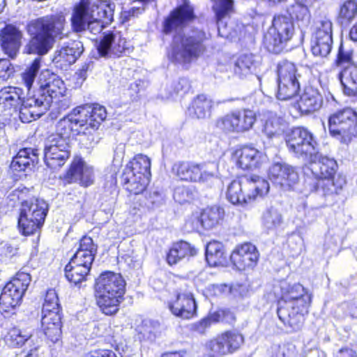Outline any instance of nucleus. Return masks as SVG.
Here are the masks:
<instances>
[{
    "label": "nucleus",
    "instance_id": "f257e3e1",
    "mask_svg": "<svg viewBox=\"0 0 357 357\" xmlns=\"http://www.w3.org/2000/svg\"><path fill=\"white\" fill-rule=\"evenodd\" d=\"M274 294L278 298L280 320L292 330H298L303 322L304 314L308 312L311 295L301 284H291L286 280L274 287Z\"/></svg>",
    "mask_w": 357,
    "mask_h": 357
},
{
    "label": "nucleus",
    "instance_id": "f03ea898",
    "mask_svg": "<svg viewBox=\"0 0 357 357\" xmlns=\"http://www.w3.org/2000/svg\"><path fill=\"white\" fill-rule=\"evenodd\" d=\"M66 17L62 13L48 15L30 21L27 33L31 38L24 47L25 52L46 54L56 40L66 36Z\"/></svg>",
    "mask_w": 357,
    "mask_h": 357
},
{
    "label": "nucleus",
    "instance_id": "7ed1b4c3",
    "mask_svg": "<svg viewBox=\"0 0 357 357\" xmlns=\"http://www.w3.org/2000/svg\"><path fill=\"white\" fill-rule=\"evenodd\" d=\"M40 89L33 96L26 98L20 113L23 123H29L40 117L50 108L54 100L64 96L63 81L49 70L40 75Z\"/></svg>",
    "mask_w": 357,
    "mask_h": 357
},
{
    "label": "nucleus",
    "instance_id": "20e7f679",
    "mask_svg": "<svg viewBox=\"0 0 357 357\" xmlns=\"http://www.w3.org/2000/svg\"><path fill=\"white\" fill-rule=\"evenodd\" d=\"M115 6L107 1L92 2L82 0L76 4L71 15L73 31L80 33L88 31L97 35L113 20Z\"/></svg>",
    "mask_w": 357,
    "mask_h": 357
},
{
    "label": "nucleus",
    "instance_id": "39448f33",
    "mask_svg": "<svg viewBox=\"0 0 357 357\" xmlns=\"http://www.w3.org/2000/svg\"><path fill=\"white\" fill-rule=\"evenodd\" d=\"M126 282L119 273L105 272L96 280V302L101 311L112 315L119 311V306L125 294Z\"/></svg>",
    "mask_w": 357,
    "mask_h": 357
},
{
    "label": "nucleus",
    "instance_id": "423d86ee",
    "mask_svg": "<svg viewBox=\"0 0 357 357\" xmlns=\"http://www.w3.org/2000/svg\"><path fill=\"white\" fill-rule=\"evenodd\" d=\"M205 39V33L199 29L185 31L183 35H176L167 53L169 59L182 65L190 63L205 51L203 44Z\"/></svg>",
    "mask_w": 357,
    "mask_h": 357
},
{
    "label": "nucleus",
    "instance_id": "0eeeda50",
    "mask_svg": "<svg viewBox=\"0 0 357 357\" xmlns=\"http://www.w3.org/2000/svg\"><path fill=\"white\" fill-rule=\"evenodd\" d=\"M269 183L258 176H245L232 181L227 187L226 197L233 204L243 205L254 201L258 196L266 195Z\"/></svg>",
    "mask_w": 357,
    "mask_h": 357
},
{
    "label": "nucleus",
    "instance_id": "6e6552de",
    "mask_svg": "<svg viewBox=\"0 0 357 357\" xmlns=\"http://www.w3.org/2000/svg\"><path fill=\"white\" fill-rule=\"evenodd\" d=\"M151 178V160L144 154L136 155L126 166L122 181L130 192L137 195L145 190Z\"/></svg>",
    "mask_w": 357,
    "mask_h": 357
},
{
    "label": "nucleus",
    "instance_id": "1a4fd4ad",
    "mask_svg": "<svg viewBox=\"0 0 357 357\" xmlns=\"http://www.w3.org/2000/svg\"><path fill=\"white\" fill-rule=\"evenodd\" d=\"M48 205L40 199H32L22 202L18 218L20 231L25 236L33 234L40 229L47 213Z\"/></svg>",
    "mask_w": 357,
    "mask_h": 357
},
{
    "label": "nucleus",
    "instance_id": "9d476101",
    "mask_svg": "<svg viewBox=\"0 0 357 357\" xmlns=\"http://www.w3.org/2000/svg\"><path fill=\"white\" fill-rule=\"evenodd\" d=\"M294 33V26L290 17L282 15L275 16L271 26L264 35L263 45L269 52L279 54Z\"/></svg>",
    "mask_w": 357,
    "mask_h": 357
},
{
    "label": "nucleus",
    "instance_id": "9b49d317",
    "mask_svg": "<svg viewBox=\"0 0 357 357\" xmlns=\"http://www.w3.org/2000/svg\"><path fill=\"white\" fill-rule=\"evenodd\" d=\"M316 157L310 158V170L312 174L318 176L323 183V194L337 193L345 184L343 178L338 177L334 181V176L337 171V165L335 160L326 156H322L319 152L315 153Z\"/></svg>",
    "mask_w": 357,
    "mask_h": 357
},
{
    "label": "nucleus",
    "instance_id": "f8f14e48",
    "mask_svg": "<svg viewBox=\"0 0 357 357\" xmlns=\"http://www.w3.org/2000/svg\"><path fill=\"white\" fill-rule=\"evenodd\" d=\"M328 130L341 143L350 142L357 136V112L350 107L335 112L328 118Z\"/></svg>",
    "mask_w": 357,
    "mask_h": 357
},
{
    "label": "nucleus",
    "instance_id": "ddd939ff",
    "mask_svg": "<svg viewBox=\"0 0 357 357\" xmlns=\"http://www.w3.org/2000/svg\"><path fill=\"white\" fill-rule=\"evenodd\" d=\"M31 280L29 273H17L2 289L0 295V311L8 312L18 306Z\"/></svg>",
    "mask_w": 357,
    "mask_h": 357
},
{
    "label": "nucleus",
    "instance_id": "4468645a",
    "mask_svg": "<svg viewBox=\"0 0 357 357\" xmlns=\"http://www.w3.org/2000/svg\"><path fill=\"white\" fill-rule=\"evenodd\" d=\"M289 151L294 156L307 161L316 157L317 143L311 132L304 128H295L286 139Z\"/></svg>",
    "mask_w": 357,
    "mask_h": 357
},
{
    "label": "nucleus",
    "instance_id": "2eb2a0df",
    "mask_svg": "<svg viewBox=\"0 0 357 357\" xmlns=\"http://www.w3.org/2000/svg\"><path fill=\"white\" fill-rule=\"evenodd\" d=\"M277 74L278 98L286 100L295 96L300 89L301 77L296 65L286 60L282 61L278 64Z\"/></svg>",
    "mask_w": 357,
    "mask_h": 357
},
{
    "label": "nucleus",
    "instance_id": "dca6fc26",
    "mask_svg": "<svg viewBox=\"0 0 357 357\" xmlns=\"http://www.w3.org/2000/svg\"><path fill=\"white\" fill-rule=\"evenodd\" d=\"M70 144L59 135L49 136L45 144L44 159L46 165L53 169L62 167L70 156Z\"/></svg>",
    "mask_w": 357,
    "mask_h": 357
},
{
    "label": "nucleus",
    "instance_id": "f3484780",
    "mask_svg": "<svg viewBox=\"0 0 357 357\" xmlns=\"http://www.w3.org/2000/svg\"><path fill=\"white\" fill-rule=\"evenodd\" d=\"M213 169H204L201 165L182 162L174 165L177 176L183 181L189 182L206 183L216 176V165Z\"/></svg>",
    "mask_w": 357,
    "mask_h": 357
},
{
    "label": "nucleus",
    "instance_id": "a211bd4d",
    "mask_svg": "<svg viewBox=\"0 0 357 357\" xmlns=\"http://www.w3.org/2000/svg\"><path fill=\"white\" fill-rule=\"evenodd\" d=\"M332 29V22L326 17L318 22L312 45L314 55L325 57L331 52L333 43Z\"/></svg>",
    "mask_w": 357,
    "mask_h": 357
},
{
    "label": "nucleus",
    "instance_id": "6ab92c4d",
    "mask_svg": "<svg viewBox=\"0 0 357 357\" xmlns=\"http://www.w3.org/2000/svg\"><path fill=\"white\" fill-rule=\"evenodd\" d=\"M88 119H81L75 108L68 116L61 119L56 126V132L52 135H59L62 139L70 142L71 135H77L87 133Z\"/></svg>",
    "mask_w": 357,
    "mask_h": 357
},
{
    "label": "nucleus",
    "instance_id": "aec40b11",
    "mask_svg": "<svg viewBox=\"0 0 357 357\" xmlns=\"http://www.w3.org/2000/svg\"><path fill=\"white\" fill-rule=\"evenodd\" d=\"M269 178L276 185L284 190H289L296 185L299 180L298 172L289 165L277 162L269 169Z\"/></svg>",
    "mask_w": 357,
    "mask_h": 357
},
{
    "label": "nucleus",
    "instance_id": "412c9836",
    "mask_svg": "<svg viewBox=\"0 0 357 357\" xmlns=\"http://www.w3.org/2000/svg\"><path fill=\"white\" fill-rule=\"evenodd\" d=\"M171 312L176 317L190 319L197 314V304L191 291H179L174 299L169 303Z\"/></svg>",
    "mask_w": 357,
    "mask_h": 357
},
{
    "label": "nucleus",
    "instance_id": "4be33fe9",
    "mask_svg": "<svg viewBox=\"0 0 357 357\" xmlns=\"http://www.w3.org/2000/svg\"><path fill=\"white\" fill-rule=\"evenodd\" d=\"M258 258L256 247L249 243L237 245L230 256L232 264L239 271L252 268L257 264Z\"/></svg>",
    "mask_w": 357,
    "mask_h": 357
},
{
    "label": "nucleus",
    "instance_id": "5701e85b",
    "mask_svg": "<svg viewBox=\"0 0 357 357\" xmlns=\"http://www.w3.org/2000/svg\"><path fill=\"white\" fill-rule=\"evenodd\" d=\"M236 165L242 169L253 170L259 168L266 160V156L251 146H245L234 153Z\"/></svg>",
    "mask_w": 357,
    "mask_h": 357
},
{
    "label": "nucleus",
    "instance_id": "b1692460",
    "mask_svg": "<svg viewBox=\"0 0 357 357\" xmlns=\"http://www.w3.org/2000/svg\"><path fill=\"white\" fill-rule=\"evenodd\" d=\"M243 342V336L235 332H226L209 342L212 351L218 355H226L238 349Z\"/></svg>",
    "mask_w": 357,
    "mask_h": 357
},
{
    "label": "nucleus",
    "instance_id": "393cba45",
    "mask_svg": "<svg viewBox=\"0 0 357 357\" xmlns=\"http://www.w3.org/2000/svg\"><path fill=\"white\" fill-rule=\"evenodd\" d=\"M262 132L271 142L280 141L287 128V123L275 112L267 111L264 114Z\"/></svg>",
    "mask_w": 357,
    "mask_h": 357
},
{
    "label": "nucleus",
    "instance_id": "a878e982",
    "mask_svg": "<svg viewBox=\"0 0 357 357\" xmlns=\"http://www.w3.org/2000/svg\"><path fill=\"white\" fill-rule=\"evenodd\" d=\"M127 49L126 41L118 33L105 34L97 45V50L101 56H119Z\"/></svg>",
    "mask_w": 357,
    "mask_h": 357
},
{
    "label": "nucleus",
    "instance_id": "bb28decb",
    "mask_svg": "<svg viewBox=\"0 0 357 357\" xmlns=\"http://www.w3.org/2000/svg\"><path fill=\"white\" fill-rule=\"evenodd\" d=\"M69 182H77L83 186H89L93 182V169L82 158H74L70 168L67 172Z\"/></svg>",
    "mask_w": 357,
    "mask_h": 357
},
{
    "label": "nucleus",
    "instance_id": "cd10ccee",
    "mask_svg": "<svg viewBox=\"0 0 357 357\" xmlns=\"http://www.w3.org/2000/svg\"><path fill=\"white\" fill-rule=\"evenodd\" d=\"M233 3V0H215L213 6L217 17L218 33L224 38L237 36L236 31L231 26H228L227 22L224 20L225 15L232 10Z\"/></svg>",
    "mask_w": 357,
    "mask_h": 357
},
{
    "label": "nucleus",
    "instance_id": "c85d7f7f",
    "mask_svg": "<svg viewBox=\"0 0 357 357\" xmlns=\"http://www.w3.org/2000/svg\"><path fill=\"white\" fill-rule=\"evenodd\" d=\"M23 34L16 26L8 24L2 30L1 33V43L4 52L10 58L17 56L21 46Z\"/></svg>",
    "mask_w": 357,
    "mask_h": 357
},
{
    "label": "nucleus",
    "instance_id": "c756f323",
    "mask_svg": "<svg viewBox=\"0 0 357 357\" xmlns=\"http://www.w3.org/2000/svg\"><path fill=\"white\" fill-rule=\"evenodd\" d=\"M77 114L81 119H88L87 131L89 130H96L106 116L107 112L104 107L98 104L85 105L76 107Z\"/></svg>",
    "mask_w": 357,
    "mask_h": 357
},
{
    "label": "nucleus",
    "instance_id": "7c9ffc66",
    "mask_svg": "<svg viewBox=\"0 0 357 357\" xmlns=\"http://www.w3.org/2000/svg\"><path fill=\"white\" fill-rule=\"evenodd\" d=\"M193 17V9L186 1L172 11L165 20L164 31L166 33L182 28L184 24Z\"/></svg>",
    "mask_w": 357,
    "mask_h": 357
},
{
    "label": "nucleus",
    "instance_id": "2f4dec72",
    "mask_svg": "<svg viewBox=\"0 0 357 357\" xmlns=\"http://www.w3.org/2000/svg\"><path fill=\"white\" fill-rule=\"evenodd\" d=\"M323 98L317 89L308 86L300 97L298 107L302 114H308L318 110L322 105Z\"/></svg>",
    "mask_w": 357,
    "mask_h": 357
},
{
    "label": "nucleus",
    "instance_id": "473e14b6",
    "mask_svg": "<svg viewBox=\"0 0 357 357\" xmlns=\"http://www.w3.org/2000/svg\"><path fill=\"white\" fill-rule=\"evenodd\" d=\"M83 52L80 42H73L61 47L55 52L53 61L61 66H70L74 63Z\"/></svg>",
    "mask_w": 357,
    "mask_h": 357
},
{
    "label": "nucleus",
    "instance_id": "72a5a7b5",
    "mask_svg": "<svg viewBox=\"0 0 357 357\" xmlns=\"http://www.w3.org/2000/svg\"><path fill=\"white\" fill-rule=\"evenodd\" d=\"M60 314L43 315L41 326L44 334L53 343L60 340L61 336V321Z\"/></svg>",
    "mask_w": 357,
    "mask_h": 357
},
{
    "label": "nucleus",
    "instance_id": "f704fd0d",
    "mask_svg": "<svg viewBox=\"0 0 357 357\" xmlns=\"http://www.w3.org/2000/svg\"><path fill=\"white\" fill-rule=\"evenodd\" d=\"M38 161V152L37 149L24 148L20 149L13 158L10 168L13 171H25L31 166H33Z\"/></svg>",
    "mask_w": 357,
    "mask_h": 357
},
{
    "label": "nucleus",
    "instance_id": "c9c22d12",
    "mask_svg": "<svg viewBox=\"0 0 357 357\" xmlns=\"http://www.w3.org/2000/svg\"><path fill=\"white\" fill-rule=\"evenodd\" d=\"M343 92L348 96H357V64L345 66L338 75Z\"/></svg>",
    "mask_w": 357,
    "mask_h": 357
},
{
    "label": "nucleus",
    "instance_id": "e433bc0d",
    "mask_svg": "<svg viewBox=\"0 0 357 357\" xmlns=\"http://www.w3.org/2000/svg\"><path fill=\"white\" fill-rule=\"evenodd\" d=\"M225 215V211L220 206L208 207L202 211L199 216H197L198 223L206 229H211L218 225L222 220Z\"/></svg>",
    "mask_w": 357,
    "mask_h": 357
},
{
    "label": "nucleus",
    "instance_id": "4c0bfd02",
    "mask_svg": "<svg viewBox=\"0 0 357 357\" xmlns=\"http://www.w3.org/2000/svg\"><path fill=\"white\" fill-rule=\"evenodd\" d=\"M283 223L280 211L274 206L265 208L261 215V225L266 233L276 231Z\"/></svg>",
    "mask_w": 357,
    "mask_h": 357
},
{
    "label": "nucleus",
    "instance_id": "58836bf2",
    "mask_svg": "<svg viewBox=\"0 0 357 357\" xmlns=\"http://www.w3.org/2000/svg\"><path fill=\"white\" fill-rule=\"evenodd\" d=\"M197 253L196 249L185 241L174 243L167 255V261L169 265L177 264L185 257L194 256Z\"/></svg>",
    "mask_w": 357,
    "mask_h": 357
},
{
    "label": "nucleus",
    "instance_id": "ea45409f",
    "mask_svg": "<svg viewBox=\"0 0 357 357\" xmlns=\"http://www.w3.org/2000/svg\"><path fill=\"white\" fill-rule=\"evenodd\" d=\"M213 102L205 95H198L192 102L189 107L190 114L197 119H205L210 116Z\"/></svg>",
    "mask_w": 357,
    "mask_h": 357
},
{
    "label": "nucleus",
    "instance_id": "a19ab883",
    "mask_svg": "<svg viewBox=\"0 0 357 357\" xmlns=\"http://www.w3.org/2000/svg\"><path fill=\"white\" fill-rule=\"evenodd\" d=\"M257 62L252 54L239 56L234 63V72L240 78L251 75L255 70Z\"/></svg>",
    "mask_w": 357,
    "mask_h": 357
},
{
    "label": "nucleus",
    "instance_id": "79ce46f5",
    "mask_svg": "<svg viewBox=\"0 0 357 357\" xmlns=\"http://www.w3.org/2000/svg\"><path fill=\"white\" fill-rule=\"evenodd\" d=\"M206 259L211 266L222 264L225 260L224 245L215 241L209 242L206 248Z\"/></svg>",
    "mask_w": 357,
    "mask_h": 357
},
{
    "label": "nucleus",
    "instance_id": "37998d69",
    "mask_svg": "<svg viewBox=\"0 0 357 357\" xmlns=\"http://www.w3.org/2000/svg\"><path fill=\"white\" fill-rule=\"evenodd\" d=\"M309 1H295V3L290 6L287 12L291 16V19H295L303 26H307L310 21V13L307 8Z\"/></svg>",
    "mask_w": 357,
    "mask_h": 357
},
{
    "label": "nucleus",
    "instance_id": "c03bdc74",
    "mask_svg": "<svg viewBox=\"0 0 357 357\" xmlns=\"http://www.w3.org/2000/svg\"><path fill=\"white\" fill-rule=\"evenodd\" d=\"M22 90L20 88L13 86L5 87L0 91V102L6 106H10L15 108L21 105L20 111L25 100L22 101Z\"/></svg>",
    "mask_w": 357,
    "mask_h": 357
},
{
    "label": "nucleus",
    "instance_id": "a18cd8bd",
    "mask_svg": "<svg viewBox=\"0 0 357 357\" xmlns=\"http://www.w3.org/2000/svg\"><path fill=\"white\" fill-rule=\"evenodd\" d=\"M239 133L250 130L256 121L255 112L251 109H244L234 111Z\"/></svg>",
    "mask_w": 357,
    "mask_h": 357
},
{
    "label": "nucleus",
    "instance_id": "49530a36",
    "mask_svg": "<svg viewBox=\"0 0 357 357\" xmlns=\"http://www.w3.org/2000/svg\"><path fill=\"white\" fill-rule=\"evenodd\" d=\"M215 127L226 134L239 133L234 112L219 117L215 121Z\"/></svg>",
    "mask_w": 357,
    "mask_h": 357
},
{
    "label": "nucleus",
    "instance_id": "de8ad7c7",
    "mask_svg": "<svg viewBox=\"0 0 357 357\" xmlns=\"http://www.w3.org/2000/svg\"><path fill=\"white\" fill-rule=\"evenodd\" d=\"M89 271L85 267H79L68 263L65 267V275L67 280L75 284L84 281Z\"/></svg>",
    "mask_w": 357,
    "mask_h": 357
},
{
    "label": "nucleus",
    "instance_id": "09e8293b",
    "mask_svg": "<svg viewBox=\"0 0 357 357\" xmlns=\"http://www.w3.org/2000/svg\"><path fill=\"white\" fill-rule=\"evenodd\" d=\"M357 15V1L355 0L345 1L340 8L338 19L342 24L350 22Z\"/></svg>",
    "mask_w": 357,
    "mask_h": 357
},
{
    "label": "nucleus",
    "instance_id": "8fccbe9b",
    "mask_svg": "<svg viewBox=\"0 0 357 357\" xmlns=\"http://www.w3.org/2000/svg\"><path fill=\"white\" fill-rule=\"evenodd\" d=\"M190 89L188 80L185 78L179 79L177 82L172 84L166 87L165 89L167 91L165 94H161L163 98L169 99L174 98L175 95L179 93L184 94Z\"/></svg>",
    "mask_w": 357,
    "mask_h": 357
},
{
    "label": "nucleus",
    "instance_id": "3c124183",
    "mask_svg": "<svg viewBox=\"0 0 357 357\" xmlns=\"http://www.w3.org/2000/svg\"><path fill=\"white\" fill-rule=\"evenodd\" d=\"M43 315L49 314H60L59 298L54 291L47 292L42 311Z\"/></svg>",
    "mask_w": 357,
    "mask_h": 357
},
{
    "label": "nucleus",
    "instance_id": "603ef678",
    "mask_svg": "<svg viewBox=\"0 0 357 357\" xmlns=\"http://www.w3.org/2000/svg\"><path fill=\"white\" fill-rule=\"evenodd\" d=\"M31 337V334L22 332L19 328H13L8 332L6 341L10 346L17 347L22 345Z\"/></svg>",
    "mask_w": 357,
    "mask_h": 357
},
{
    "label": "nucleus",
    "instance_id": "864d4df0",
    "mask_svg": "<svg viewBox=\"0 0 357 357\" xmlns=\"http://www.w3.org/2000/svg\"><path fill=\"white\" fill-rule=\"evenodd\" d=\"M40 58L35 59L31 65L22 75V79L28 89L31 88L35 80L36 76L40 68Z\"/></svg>",
    "mask_w": 357,
    "mask_h": 357
},
{
    "label": "nucleus",
    "instance_id": "5fc2aeb1",
    "mask_svg": "<svg viewBox=\"0 0 357 357\" xmlns=\"http://www.w3.org/2000/svg\"><path fill=\"white\" fill-rule=\"evenodd\" d=\"M323 183L318 176H315L313 174L312 176H307L303 183V188L302 193L307 196L312 192L321 190L323 192Z\"/></svg>",
    "mask_w": 357,
    "mask_h": 357
},
{
    "label": "nucleus",
    "instance_id": "6e6d98bb",
    "mask_svg": "<svg viewBox=\"0 0 357 357\" xmlns=\"http://www.w3.org/2000/svg\"><path fill=\"white\" fill-rule=\"evenodd\" d=\"M97 252V246L89 236H84L79 242V246L76 252H82L84 255H90L93 260Z\"/></svg>",
    "mask_w": 357,
    "mask_h": 357
},
{
    "label": "nucleus",
    "instance_id": "4d7b16f0",
    "mask_svg": "<svg viewBox=\"0 0 357 357\" xmlns=\"http://www.w3.org/2000/svg\"><path fill=\"white\" fill-rule=\"evenodd\" d=\"M353 52L349 49H346L342 45L340 46L337 65L343 67V68L350 64H354L352 61Z\"/></svg>",
    "mask_w": 357,
    "mask_h": 357
},
{
    "label": "nucleus",
    "instance_id": "13d9d810",
    "mask_svg": "<svg viewBox=\"0 0 357 357\" xmlns=\"http://www.w3.org/2000/svg\"><path fill=\"white\" fill-rule=\"evenodd\" d=\"M93 260L90 255H84L82 252H75L69 261L73 265H77L79 267H85L90 271Z\"/></svg>",
    "mask_w": 357,
    "mask_h": 357
},
{
    "label": "nucleus",
    "instance_id": "bf43d9fd",
    "mask_svg": "<svg viewBox=\"0 0 357 357\" xmlns=\"http://www.w3.org/2000/svg\"><path fill=\"white\" fill-rule=\"evenodd\" d=\"M174 199L179 204H184L192 199V192L185 186L177 187L174 190Z\"/></svg>",
    "mask_w": 357,
    "mask_h": 357
},
{
    "label": "nucleus",
    "instance_id": "052dcab7",
    "mask_svg": "<svg viewBox=\"0 0 357 357\" xmlns=\"http://www.w3.org/2000/svg\"><path fill=\"white\" fill-rule=\"evenodd\" d=\"M123 155L124 146L122 144H119L114 151V156L112 164L114 173H116V172L119 170V168L121 166Z\"/></svg>",
    "mask_w": 357,
    "mask_h": 357
},
{
    "label": "nucleus",
    "instance_id": "680f3d73",
    "mask_svg": "<svg viewBox=\"0 0 357 357\" xmlns=\"http://www.w3.org/2000/svg\"><path fill=\"white\" fill-rule=\"evenodd\" d=\"M13 73V68L11 67L10 61L7 59L0 60V77L7 79Z\"/></svg>",
    "mask_w": 357,
    "mask_h": 357
},
{
    "label": "nucleus",
    "instance_id": "e2e57ef3",
    "mask_svg": "<svg viewBox=\"0 0 357 357\" xmlns=\"http://www.w3.org/2000/svg\"><path fill=\"white\" fill-rule=\"evenodd\" d=\"M211 325L210 320H208L206 317L200 321L191 324L190 329L199 334H204L206 330L209 328Z\"/></svg>",
    "mask_w": 357,
    "mask_h": 357
},
{
    "label": "nucleus",
    "instance_id": "0e129e2a",
    "mask_svg": "<svg viewBox=\"0 0 357 357\" xmlns=\"http://www.w3.org/2000/svg\"><path fill=\"white\" fill-rule=\"evenodd\" d=\"M226 311L224 310H220L214 312L210 313L206 318L211 321V324L217 323L225 319Z\"/></svg>",
    "mask_w": 357,
    "mask_h": 357
},
{
    "label": "nucleus",
    "instance_id": "69168bd1",
    "mask_svg": "<svg viewBox=\"0 0 357 357\" xmlns=\"http://www.w3.org/2000/svg\"><path fill=\"white\" fill-rule=\"evenodd\" d=\"M141 13V10L139 8H132L128 10H124L121 13V17L123 21H128L130 20L131 16H135Z\"/></svg>",
    "mask_w": 357,
    "mask_h": 357
},
{
    "label": "nucleus",
    "instance_id": "338daca9",
    "mask_svg": "<svg viewBox=\"0 0 357 357\" xmlns=\"http://www.w3.org/2000/svg\"><path fill=\"white\" fill-rule=\"evenodd\" d=\"M337 357H357L356 352L349 348L342 349L337 353Z\"/></svg>",
    "mask_w": 357,
    "mask_h": 357
},
{
    "label": "nucleus",
    "instance_id": "774afa93",
    "mask_svg": "<svg viewBox=\"0 0 357 357\" xmlns=\"http://www.w3.org/2000/svg\"><path fill=\"white\" fill-rule=\"evenodd\" d=\"M98 357H116V354L111 350L98 351Z\"/></svg>",
    "mask_w": 357,
    "mask_h": 357
}]
</instances>
